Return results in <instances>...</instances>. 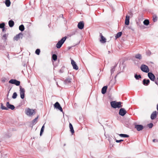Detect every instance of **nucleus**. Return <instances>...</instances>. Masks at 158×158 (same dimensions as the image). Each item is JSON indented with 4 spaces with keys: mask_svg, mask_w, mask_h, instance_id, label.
<instances>
[{
    "mask_svg": "<svg viewBox=\"0 0 158 158\" xmlns=\"http://www.w3.org/2000/svg\"><path fill=\"white\" fill-rule=\"evenodd\" d=\"M9 91L8 92V94H7V97H8V96L9 95Z\"/></svg>",
    "mask_w": 158,
    "mask_h": 158,
    "instance_id": "obj_52",
    "label": "nucleus"
},
{
    "mask_svg": "<svg viewBox=\"0 0 158 158\" xmlns=\"http://www.w3.org/2000/svg\"><path fill=\"white\" fill-rule=\"evenodd\" d=\"M8 24L10 27H12L14 25V22L12 20H10L8 22Z\"/></svg>",
    "mask_w": 158,
    "mask_h": 158,
    "instance_id": "obj_19",
    "label": "nucleus"
},
{
    "mask_svg": "<svg viewBox=\"0 0 158 158\" xmlns=\"http://www.w3.org/2000/svg\"><path fill=\"white\" fill-rule=\"evenodd\" d=\"M148 77L151 81H154V80H155V76L152 73H148Z\"/></svg>",
    "mask_w": 158,
    "mask_h": 158,
    "instance_id": "obj_8",
    "label": "nucleus"
},
{
    "mask_svg": "<svg viewBox=\"0 0 158 158\" xmlns=\"http://www.w3.org/2000/svg\"><path fill=\"white\" fill-rule=\"evenodd\" d=\"M10 83L14 84L17 86H19L20 84V81H18L15 79H12L10 80L9 81Z\"/></svg>",
    "mask_w": 158,
    "mask_h": 158,
    "instance_id": "obj_5",
    "label": "nucleus"
},
{
    "mask_svg": "<svg viewBox=\"0 0 158 158\" xmlns=\"http://www.w3.org/2000/svg\"><path fill=\"white\" fill-rule=\"evenodd\" d=\"M140 69H149L147 66L145 64H142L140 67Z\"/></svg>",
    "mask_w": 158,
    "mask_h": 158,
    "instance_id": "obj_22",
    "label": "nucleus"
},
{
    "mask_svg": "<svg viewBox=\"0 0 158 158\" xmlns=\"http://www.w3.org/2000/svg\"><path fill=\"white\" fill-rule=\"evenodd\" d=\"M100 41L101 43H104L106 42V39L102 35H101V39L100 40Z\"/></svg>",
    "mask_w": 158,
    "mask_h": 158,
    "instance_id": "obj_18",
    "label": "nucleus"
},
{
    "mask_svg": "<svg viewBox=\"0 0 158 158\" xmlns=\"http://www.w3.org/2000/svg\"><path fill=\"white\" fill-rule=\"evenodd\" d=\"M119 136L121 137H123L124 138H127L129 137V136L128 135L125 134H119Z\"/></svg>",
    "mask_w": 158,
    "mask_h": 158,
    "instance_id": "obj_26",
    "label": "nucleus"
},
{
    "mask_svg": "<svg viewBox=\"0 0 158 158\" xmlns=\"http://www.w3.org/2000/svg\"><path fill=\"white\" fill-rule=\"evenodd\" d=\"M64 72L63 70H59L58 71V72L60 73H62Z\"/></svg>",
    "mask_w": 158,
    "mask_h": 158,
    "instance_id": "obj_44",
    "label": "nucleus"
},
{
    "mask_svg": "<svg viewBox=\"0 0 158 158\" xmlns=\"http://www.w3.org/2000/svg\"><path fill=\"white\" fill-rule=\"evenodd\" d=\"M135 77L136 80H138L139 78H141V77L140 75H137V74H135Z\"/></svg>",
    "mask_w": 158,
    "mask_h": 158,
    "instance_id": "obj_31",
    "label": "nucleus"
},
{
    "mask_svg": "<svg viewBox=\"0 0 158 158\" xmlns=\"http://www.w3.org/2000/svg\"><path fill=\"white\" fill-rule=\"evenodd\" d=\"M117 65V64L116 63H115L114 64V65L113 66V68H112L111 69H114L116 68V67Z\"/></svg>",
    "mask_w": 158,
    "mask_h": 158,
    "instance_id": "obj_40",
    "label": "nucleus"
},
{
    "mask_svg": "<svg viewBox=\"0 0 158 158\" xmlns=\"http://www.w3.org/2000/svg\"><path fill=\"white\" fill-rule=\"evenodd\" d=\"M119 66L121 69L122 68L123 69H124L125 68L124 65L123 64H120Z\"/></svg>",
    "mask_w": 158,
    "mask_h": 158,
    "instance_id": "obj_39",
    "label": "nucleus"
},
{
    "mask_svg": "<svg viewBox=\"0 0 158 158\" xmlns=\"http://www.w3.org/2000/svg\"><path fill=\"white\" fill-rule=\"evenodd\" d=\"M6 106L7 108L11 109V110H13L15 109V106L13 105L10 104L9 102H7L6 103Z\"/></svg>",
    "mask_w": 158,
    "mask_h": 158,
    "instance_id": "obj_12",
    "label": "nucleus"
},
{
    "mask_svg": "<svg viewBox=\"0 0 158 158\" xmlns=\"http://www.w3.org/2000/svg\"><path fill=\"white\" fill-rule=\"evenodd\" d=\"M28 24L27 25V26H28V27H29L31 25V24H30V23H27Z\"/></svg>",
    "mask_w": 158,
    "mask_h": 158,
    "instance_id": "obj_48",
    "label": "nucleus"
},
{
    "mask_svg": "<svg viewBox=\"0 0 158 158\" xmlns=\"http://www.w3.org/2000/svg\"><path fill=\"white\" fill-rule=\"evenodd\" d=\"M111 107L114 108H120L123 107L121 102H117L116 101H112L110 103Z\"/></svg>",
    "mask_w": 158,
    "mask_h": 158,
    "instance_id": "obj_1",
    "label": "nucleus"
},
{
    "mask_svg": "<svg viewBox=\"0 0 158 158\" xmlns=\"http://www.w3.org/2000/svg\"><path fill=\"white\" fill-rule=\"evenodd\" d=\"M115 70H111V75H112V74L114 73V72L115 71Z\"/></svg>",
    "mask_w": 158,
    "mask_h": 158,
    "instance_id": "obj_43",
    "label": "nucleus"
},
{
    "mask_svg": "<svg viewBox=\"0 0 158 158\" xmlns=\"http://www.w3.org/2000/svg\"><path fill=\"white\" fill-rule=\"evenodd\" d=\"M153 124L152 123H150L148 124V127L150 128H151L153 127Z\"/></svg>",
    "mask_w": 158,
    "mask_h": 158,
    "instance_id": "obj_38",
    "label": "nucleus"
},
{
    "mask_svg": "<svg viewBox=\"0 0 158 158\" xmlns=\"http://www.w3.org/2000/svg\"><path fill=\"white\" fill-rule=\"evenodd\" d=\"M67 38L66 36L62 38L56 44V47L58 48H60L61 47Z\"/></svg>",
    "mask_w": 158,
    "mask_h": 158,
    "instance_id": "obj_3",
    "label": "nucleus"
},
{
    "mask_svg": "<svg viewBox=\"0 0 158 158\" xmlns=\"http://www.w3.org/2000/svg\"><path fill=\"white\" fill-rule=\"evenodd\" d=\"M44 124L42 126V127H41V130H40V136L42 134V133H43V132L44 131Z\"/></svg>",
    "mask_w": 158,
    "mask_h": 158,
    "instance_id": "obj_32",
    "label": "nucleus"
},
{
    "mask_svg": "<svg viewBox=\"0 0 158 158\" xmlns=\"http://www.w3.org/2000/svg\"><path fill=\"white\" fill-rule=\"evenodd\" d=\"M3 37L4 38H5V39H6V34H4L3 35Z\"/></svg>",
    "mask_w": 158,
    "mask_h": 158,
    "instance_id": "obj_45",
    "label": "nucleus"
},
{
    "mask_svg": "<svg viewBox=\"0 0 158 158\" xmlns=\"http://www.w3.org/2000/svg\"><path fill=\"white\" fill-rule=\"evenodd\" d=\"M127 112V111L124 108H121L119 110V114L121 116H123L125 115Z\"/></svg>",
    "mask_w": 158,
    "mask_h": 158,
    "instance_id": "obj_6",
    "label": "nucleus"
},
{
    "mask_svg": "<svg viewBox=\"0 0 158 158\" xmlns=\"http://www.w3.org/2000/svg\"><path fill=\"white\" fill-rule=\"evenodd\" d=\"M2 31H4V30H5V27L4 28H2Z\"/></svg>",
    "mask_w": 158,
    "mask_h": 158,
    "instance_id": "obj_49",
    "label": "nucleus"
},
{
    "mask_svg": "<svg viewBox=\"0 0 158 158\" xmlns=\"http://www.w3.org/2000/svg\"><path fill=\"white\" fill-rule=\"evenodd\" d=\"M71 82V79L70 78H68L65 80L64 81V83L65 84H69Z\"/></svg>",
    "mask_w": 158,
    "mask_h": 158,
    "instance_id": "obj_20",
    "label": "nucleus"
},
{
    "mask_svg": "<svg viewBox=\"0 0 158 158\" xmlns=\"http://www.w3.org/2000/svg\"><path fill=\"white\" fill-rule=\"evenodd\" d=\"M130 15L132 16V14L131 12H130Z\"/></svg>",
    "mask_w": 158,
    "mask_h": 158,
    "instance_id": "obj_53",
    "label": "nucleus"
},
{
    "mask_svg": "<svg viewBox=\"0 0 158 158\" xmlns=\"http://www.w3.org/2000/svg\"><path fill=\"white\" fill-rule=\"evenodd\" d=\"M40 52V50L39 49H37L35 51V53L38 55H39Z\"/></svg>",
    "mask_w": 158,
    "mask_h": 158,
    "instance_id": "obj_36",
    "label": "nucleus"
},
{
    "mask_svg": "<svg viewBox=\"0 0 158 158\" xmlns=\"http://www.w3.org/2000/svg\"><path fill=\"white\" fill-rule=\"evenodd\" d=\"M115 140H116V142L117 143H119V142H121L122 141H123V140H122V139L118 140H117L116 139H115Z\"/></svg>",
    "mask_w": 158,
    "mask_h": 158,
    "instance_id": "obj_42",
    "label": "nucleus"
},
{
    "mask_svg": "<svg viewBox=\"0 0 158 158\" xmlns=\"http://www.w3.org/2000/svg\"><path fill=\"white\" fill-rule=\"evenodd\" d=\"M69 127L70 129V131L71 132L72 134H73L74 133V131L72 124L70 123H69Z\"/></svg>",
    "mask_w": 158,
    "mask_h": 158,
    "instance_id": "obj_17",
    "label": "nucleus"
},
{
    "mask_svg": "<svg viewBox=\"0 0 158 158\" xmlns=\"http://www.w3.org/2000/svg\"><path fill=\"white\" fill-rule=\"evenodd\" d=\"M22 35V34H21V33H19L16 36H15L14 39V40H18L19 39V38H20V35Z\"/></svg>",
    "mask_w": 158,
    "mask_h": 158,
    "instance_id": "obj_21",
    "label": "nucleus"
},
{
    "mask_svg": "<svg viewBox=\"0 0 158 158\" xmlns=\"http://www.w3.org/2000/svg\"><path fill=\"white\" fill-rule=\"evenodd\" d=\"M154 81L155 83L158 86V83L157 81L156 80H154Z\"/></svg>",
    "mask_w": 158,
    "mask_h": 158,
    "instance_id": "obj_46",
    "label": "nucleus"
},
{
    "mask_svg": "<svg viewBox=\"0 0 158 158\" xmlns=\"http://www.w3.org/2000/svg\"><path fill=\"white\" fill-rule=\"evenodd\" d=\"M71 64L73 66V69H78V68L74 60H71Z\"/></svg>",
    "mask_w": 158,
    "mask_h": 158,
    "instance_id": "obj_11",
    "label": "nucleus"
},
{
    "mask_svg": "<svg viewBox=\"0 0 158 158\" xmlns=\"http://www.w3.org/2000/svg\"><path fill=\"white\" fill-rule=\"evenodd\" d=\"M157 110H158V104L157 105Z\"/></svg>",
    "mask_w": 158,
    "mask_h": 158,
    "instance_id": "obj_50",
    "label": "nucleus"
},
{
    "mask_svg": "<svg viewBox=\"0 0 158 158\" xmlns=\"http://www.w3.org/2000/svg\"><path fill=\"white\" fill-rule=\"evenodd\" d=\"M54 106L55 108L58 109L60 111L63 112L62 109L58 102H56L54 105Z\"/></svg>",
    "mask_w": 158,
    "mask_h": 158,
    "instance_id": "obj_7",
    "label": "nucleus"
},
{
    "mask_svg": "<svg viewBox=\"0 0 158 158\" xmlns=\"http://www.w3.org/2000/svg\"><path fill=\"white\" fill-rule=\"evenodd\" d=\"M156 111H154L152 112L151 116V118L152 119H155L156 117Z\"/></svg>",
    "mask_w": 158,
    "mask_h": 158,
    "instance_id": "obj_14",
    "label": "nucleus"
},
{
    "mask_svg": "<svg viewBox=\"0 0 158 158\" xmlns=\"http://www.w3.org/2000/svg\"><path fill=\"white\" fill-rule=\"evenodd\" d=\"M108 54H109L110 53V51H108Z\"/></svg>",
    "mask_w": 158,
    "mask_h": 158,
    "instance_id": "obj_54",
    "label": "nucleus"
},
{
    "mask_svg": "<svg viewBox=\"0 0 158 158\" xmlns=\"http://www.w3.org/2000/svg\"><path fill=\"white\" fill-rule=\"evenodd\" d=\"M150 82V80L149 79H148L146 80L145 79L143 80V83L144 85L147 86L149 85Z\"/></svg>",
    "mask_w": 158,
    "mask_h": 158,
    "instance_id": "obj_13",
    "label": "nucleus"
},
{
    "mask_svg": "<svg viewBox=\"0 0 158 158\" xmlns=\"http://www.w3.org/2000/svg\"><path fill=\"white\" fill-rule=\"evenodd\" d=\"M135 127L138 131H139L143 129V126L141 125H135Z\"/></svg>",
    "mask_w": 158,
    "mask_h": 158,
    "instance_id": "obj_10",
    "label": "nucleus"
},
{
    "mask_svg": "<svg viewBox=\"0 0 158 158\" xmlns=\"http://www.w3.org/2000/svg\"><path fill=\"white\" fill-rule=\"evenodd\" d=\"M25 113L28 116H31L35 114V110L27 108L25 110Z\"/></svg>",
    "mask_w": 158,
    "mask_h": 158,
    "instance_id": "obj_2",
    "label": "nucleus"
},
{
    "mask_svg": "<svg viewBox=\"0 0 158 158\" xmlns=\"http://www.w3.org/2000/svg\"><path fill=\"white\" fill-rule=\"evenodd\" d=\"M38 117H36L32 121V123L33 125L35 124L37 122V120L38 119Z\"/></svg>",
    "mask_w": 158,
    "mask_h": 158,
    "instance_id": "obj_35",
    "label": "nucleus"
},
{
    "mask_svg": "<svg viewBox=\"0 0 158 158\" xmlns=\"http://www.w3.org/2000/svg\"><path fill=\"white\" fill-rule=\"evenodd\" d=\"M157 20V17L156 15L153 16V20L154 22H156Z\"/></svg>",
    "mask_w": 158,
    "mask_h": 158,
    "instance_id": "obj_29",
    "label": "nucleus"
},
{
    "mask_svg": "<svg viewBox=\"0 0 158 158\" xmlns=\"http://www.w3.org/2000/svg\"><path fill=\"white\" fill-rule=\"evenodd\" d=\"M152 141L154 142H156L157 141V139H153Z\"/></svg>",
    "mask_w": 158,
    "mask_h": 158,
    "instance_id": "obj_47",
    "label": "nucleus"
},
{
    "mask_svg": "<svg viewBox=\"0 0 158 158\" xmlns=\"http://www.w3.org/2000/svg\"><path fill=\"white\" fill-rule=\"evenodd\" d=\"M122 34V33L121 32H118L116 34V35L115 36V37L116 38L119 37H120L121 36Z\"/></svg>",
    "mask_w": 158,
    "mask_h": 158,
    "instance_id": "obj_30",
    "label": "nucleus"
},
{
    "mask_svg": "<svg viewBox=\"0 0 158 158\" xmlns=\"http://www.w3.org/2000/svg\"><path fill=\"white\" fill-rule=\"evenodd\" d=\"M52 59L54 60H56L57 59V56L56 55V54L53 55L52 56Z\"/></svg>",
    "mask_w": 158,
    "mask_h": 158,
    "instance_id": "obj_34",
    "label": "nucleus"
},
{
    "mask_svg": "<svg viewBox=\"0 0 158 158\" xmlns=\"http://www.w3.org/2000/svg\"><path fill=\"white\" fill-rule=\"evenodd\" d=\"M5 24L4 23H2L0 24V28H2L5 27Z\"/></svg>",
    "mask_w": 158,
    "mask_h": 158,
    "instance_id": "obj_37",
    "label": "nucleus"
},
{
    "mask_svg": "<svg viewBox=\"0 0 158 158\" xmlns=\"http://www.w3.org/2000/svg\"><path fill=\"white\" fill-rule=\"evenodd\" d=\"M84 24L83 21L79 22L77 25L78 28L80 29H82L84 27Z\"/></svg>",
    "mask_w": 158,
    "mask_h": 158,
    "instance_id": "obj_9",
    "label": "nucleus"
},
{
    "mask_svg": "<svg viewBox=\"0 0 158 158\" xmlns=\"http://www.w3.org/2000/svg\"><path fill=\"white\" fill-rule=\"evenodd\" d=\"M120 72H118V73L117 74V75H116L115 76V77H116V76Z\"/></svg>",
    "mask_w": 158,
    "mask_h": 158,
    "instance_id": "obj_51",
    "label": "nucleus"
},
{
    "mask_svg": "<svg viewBox=\"0 0 158 158\" xmlns=\"http://www.w3.org/2000/svg\"><path fill=\"white\" fill-rule=\"evenodd\" d=\"M143 23L144 25H148L149 23V21L148 19H145Z\"/></svg>",
    "mask_w": 158,
    "mask_h": 158,
    "instance_id": "obj_28",
    "label": "nucleus"
},
{
    "mask_svg": "<svg viewBox=\"0 0 158 158\" xmlns=\"http://www.w3.org/2000/svg\"><path fill=\"white\" fill-rule=\"evenodd\" d=\"M19 89L20 97L22 99H23L24 98L25 90L21 86H19Z\"/></svg>",
    "mask_w": 158,
    "mask_h": 158,
    "instance_id": "obj_4",
    "label": "nucleus"
},
{
    "mask_svg": "<svg viewBox=\"0 0 158 158\" xmlns=\"http://www.w3.org/2000/svg\"><path fill=\"white\" fill-rule=\"evenodd\" d=\"M17 96V94L16 92H14L12 96V98L13 99H15Z\"/></svg>",
    "mask_w": 158,
    "mask_h": 158,
    "instance_id": "obj_33",
    "label": "nucleus"
},
{
    "mask_svg": "<svg viewBox=\"0 0 158 158\" xmlns=\"http://www.w3.org/2000/svg\"><path fill=\"white\" fill-rule=\"evenodd\" d=\"M1 108L2 110H7L8 109L7 107H6L3 106V104L2 103H1Z\"/></svg>",
    "mask_w": 158,
    "mask_h": 158,
    "instance_id": "obj_25",
    "label": "nucleus"
},
{
    "mask_svg": "<svg viewBox=\"0 0 158 158\" xmlns=\"http://www.w3.org/2000/svg\"><path fill=\"white\" fill-rule=\"evenodd\" d=\"M142 71L145 73H149L148 72L149 71V70H141Z\"/></svg>",
    "mask_w": 158,
    "mask_h": 158,
    "instance_id": "obj_41",
    "label": "nucleus"
},
{
    "mask_svg": "<svg viewBox=\"0 0 158 158\" xmlns=\"http://www.w3.org/2000/svg\"><path fill=\"white\" fill-rule=\"evenodd\" d=\"M5 4L6 6L9 7L10 5V0H6Z\"/></svg>",
    "mask_w": 158,
    "mask_h": 158,
    "instance_id": "obj_24",
    "label": "nucleus"
},
{
    "mask_svg": "<svg viewBox=\"0 0 158 158\" xmlns=\"http://www.w3.org/2000/svg\"><path fill=\"white\" fill-rule=\"evenodd\" d=\"M107 88V86H104L102 88V93L103 94H104L106 93Z\"/></svg>",
    "mask_w": 158,
    "mask_h": 158,
    "instance_id": "obj_16",
    "label": "nucleus"
},
{
    "mask_svg": "<svg viewBox=\"0 0 158 158\" xmlns=\"http://www.w3.org/2000/svg\"><path fill=\"white\" fill-rule=\"evenodd\" d=\"M19 29L21 31H23L24 30V26L23 25H21L19 26Z\"/></svg>",
    "mask_w": 158,
    "mask_h": 158,
    "instance_id": "obj_27",
    "label": "nucleus"
},
{
    "mask_svg": "<svg viewBox=\"0 0 158 158\" xmlns=\"http://www.w3.org/2000/svg\"><path fill=\"white\" fill-rule=\"evenodd\" d=\"M130 16L127 15L126 16L125 23L126 25H128L129 24Z\"/></svg>",
    "mask_w": 158,
    "mask_h": 158,
    "instance_id": "obj_15",
    "label": "nucleus"
},
{
    "mask_svg": "<svg viewBox=\"0 0 158 158\" xmlns=\"http://www.w3.org/2000/svg\"><path fill=\"white\" fill-rule=\"evenodd\" d=\"M135 57L136 58L141 60L142 59V56L140 54H137L135 55Z\"/></svg>",
    "mask_w": 158,
    "mask_h": 158,
    "instance_id": "obj_23",
    "label": "nucleus"
}]
</instances>
